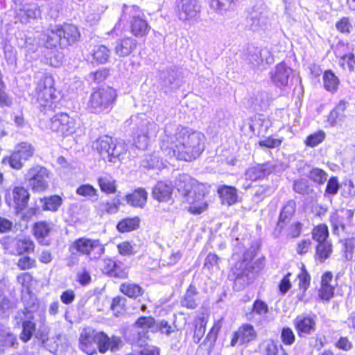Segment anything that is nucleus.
Returning a JSON list of instances; mask_svg holds the SVG:
<instances>
[{
  "label": "nucleus",
  "mask_w": 355,
  "mask_h": 355,
  "mask_svg": "<svg viewBox=\"0 0 355 355\" xmlns=\"http://www.w3.org/2000/svg\"><path fill=\"white\" fill-rule=\"evenodd\" d=\"M19 259L15 263L17 269L20 271H26L35 269L37 267V261L29 254L19 256Z\"/></svg>",
  "instance_id": "obj_48"
},
{
  "label": "nucleus",
  "mask_w": 355,
  "mask_h": 355,
  "mask_svg": "<svg viewBox=\"0 0 355 355\" xmlns=\"http://www.w3.org/2000/svg\"><path fill=\"white\" fill-rule=\"evenodd\" d=\"M172 194V185L164 180L157 181L152 189V196L159 202L169 201L171 199Z\"/></svg>",
  "instance_id": "obj_21"
},
{
  "label": "nucleus",
  "mask_w": 355,
  "mask_h": 355,
  "mask_svg": "<svg viewBox=\"0 0 355 355\" xmlns=\"http://www.w3.org/2000/svg\"><path fill=\"white\" fill-rule=\"evenodd\" d=\"M127 203L132 207L144 208L147 202L148 192L144 188H137L125 196Z\"/></svg>",
  "instance_id": "obj_26"
},
{
  "label": "nucleus",
  "mask_w": 355,
  "mask_h": 355,
  "mask_svg": "<svg viewBox=\"0 0 355 355\" xmlns=\"http://www.w3.org/2000/svg\"><path fill=\"white\" fill-rule=\"evenodd\" d=\"M100 270L110 278L126 279L129 277V267L114 257H105L101 261Z\"/></svg>",
  "instance_id": "obj_9"
},
{
  "label": "nucleus",
  "mask_w": 355,
  "mask_h": 355,
  "mask_svg": "<svg viewBox=\"0 0 355 355\" xmlns=\"http://www.w3.org/2000/svg\"><path fill=\"white\" fill-rule=\"evenodd\" d=\"M56 30L60 35L62 48L73 44L80 38L78 28L73 24L63 23L58 24Z\"/></svg>",
  "instance_id": "obj_15"
},
{
  "label": "nucleus",
  "mask_w": 355,
  "mask_h": 355,
  "mask_svg": "<svg viewBox=\"0 0 355 355\" xmlns=\"http://www.w3.org/2000/svg\"><path fill=\"white\" fill-rule=\"evenodd\" d=\"M198 293L196 288L194 286L190 285L181 300L182 306L188 309H195L198 306V302L195 298Z\"/></svg>",
  "instance_id": "obj_44"
},
{
  "label": "nucleus",
  "mask_w": 355,
  "mask_h": 355,
  "mask_svg": "<svg viewBox=\"0 0 355 355\" xmlns=\"http://www.w3.org/2000/svg\"><path fill=\"white\" fill-rule=\"evenodd\" d=\"M200 12V6L196 0H178L175 14L180 21H194Z\"/></svg>",
  "instance_id": "obj_13"
},
{
  "label": "nucleus",
  "mask_w": 355,
  "mask_h": 355,
  "mask_svg": "<svg viewBox=\"0 0 355 355\" xmlns=\"http://www.w3.org/2000/svg\"><path fill=\"white\" fill-rule=\"evenodd\" d=\"M156 320L151 315H141L135 321L133 326L136 329H141L148 332L152 331L155 327Z\"/></svg>",
  "instance_id": "obj_47"
},
{
  "label": "nucleus",
  "mask_w": 355,
  "mask_h": 355,
  "mask_svg": "<svg viewBox=\"0 0 355 355\" xmlns=\"http://www.w3.org/2000/svg\"><path fill=\"white\" fill-rule=\"evenodd\" d=\"M56 29L57 25L50 26L46 31L43 32L42 41L45 48L49 49L62 48L60 35Z\"/></svg>",
  "instance_id": "obj_23"
},
{
  "label": "nucleus",
  "mask_w": 355,
  "mask_h": 355,
  "mask_svg": "<svg viewBox=\"0 0 355 355\" xmlns=\"http://www.w3.org/2000/svg\"><path fill=\"white\" fill-rule=\"evenodd\" d=\"M31 194L28 190L23 186H15L11 193L5 196L6 204L10 208H13L16 214H21L28 207Z\"/></svg>",
  "instance_id": "obj_8"
},
{
  "label": "nucleus",
  "mask_w": 355,
  "mask_h": 355,
  "mask_svg": "<svg viewBox=\"0 0 355 355\" xmlns=\"http://www.w3.org/2000/svg\"><path fill=\"white\" fill-rule=\"evenodd\" d=\"M250 313L259 317H264L269 313L268 304L261 299H256L252 305Z\"/></svg>",
  "instance_id": "obj_54"
},
{
  "label": "nucleus",
  "mask_w": 355,
  "mask_h": 355,
  "mask_svg": "<svg viewBox=\"0 0 355 355\" xmlns=\"http://www.w3.org/2000/svg\"><path fill=\"white\" fill-rule=\"evenodd\" d=\"M141 219L139 216L125 217L116 224V228L120 233H127L139 228Z\"/></svg>",
  "instance_id": "obj_38"
},
{
  "label": "nucleus",
  "mask_w": 355,
  "mask_h": 355,
  "mask_svg": "<svg viewBox=\"0 0 355 355\" xmlns=\"http://www.w3.org/2000/svg\"><path fill=\"white\" fill-rule=\"evenodd\" d=\"M35 98L42 110H53L56 108L59 102L58 92L51 74L44 73L39 80L35 89Z\"/></svg>",
  "instance_id": "obj_3"
},
{
  "label": "nucleus",
  "mask_w": 355,
  "mask_h": 355,
  "mask_svg": "<svg viewBox=\"0 0 355 355\" xmlns=\"http://www.w3.org/2000/svg\"><path fill=\"white\" fill-rule=\"evenodd\" d=\"M312 241L310 239H302L297 242L295 251L299 256H304L311 251Z\"/></svg>",
  "instance_id": "obj_63"
},
{
  "label": "nucleus",
  "mask_w": 355,
  "mask_h": 355,
  "mask_svg": "<svg viewBox=\"0 0 355 355\" xmlns=\"http://www.w3.org/2000/svg\"><path fill=\"white\" fill-rule=\"evenodd\" d=\"M258 338V333L254 327L250 323H243L233 332L230 340L232 347L237 344L240 345H248L255 341Z\"/></svg>",
  "instance_id": "obj_14"
},
{
  "label": "nucleus",
  "mask_w": 355,
  "mask_h": 355,
  "mask_svg": "<svg viewBox=\"0 0 355 355\" xmlns=\"http://www.w3.org/2000/svg\"><path fill=\"white\" fill-rule=\"evenodd\" d=\"M327 173L318 167L312 168L307 174L308 180L316 186L323 185L327 182Z\"/></svg>",
  "instance_id": "obj_45"
},
{
  "label": "nucleus",
  "mask_w": 355,
  "mask_h": 355,
  "mask_svg": "<svg viewBox=\"0 0 355 355\" xmlns=\"http://www.w3.org/2000/svg\"><path fill=\"white\" fill-rule=\"evenodd\" d=\"M219 329L220 327H216L215 324L211 328L207 334L205 339L198 346V352L200 355L210 354L211 350L215 346Z\"/></svg>",
  "instance_id": "obj_30"
},
{
  "label": "nucleus",
  "mask_w": 355,
  "mask_h": 355,
  "mask_svg": "<svg viewBox=\"0 0 355 355\" xmlns=\"http://www.w3.org/2000/svg\"><path fill=\"white\" fill-rule=\"evenodd\" d=\"M78 196L85 198H94L98 196L97 189L90 184H83L76 190Z\"/></svg>",
  "instance_id": "obj_61"
},
{
  "label": "nucleus",
  "mask_w": 355,
  "mask_h": 355,
  "mask_svg": "<svg viewBox=\"0 0 355 355\" xmlns=\"http://www.w3.org/2000/svg\"><path fill=\"white\" fill-rule=\"evenodd\" d=\"M48 127L58 136L63 138L75 134L79 128L76 119L66 112H59L50 118Z\"/></svg>",
  "instance_id": "obj_6"
},
{
  "label": "nucleus",
  "mask_w": 355,
  "mask_h": 355,
  "mask_svg": "<svg viewBox=\"0 0 355 355\" xmlns=\"http://www.w3.org/2000/svg\"><path fill=\"white\" fill-rule=\"evenodd\" d=\"M175 188L185 200H189L191 196L199 191L200 189H205V186L187 174H180L176 178Z\"/></svg>",
  "instance_id": "obj_11"
},
{
  "label": "nucleus",
  "mask_w": 355,
  "mask_h": 355,
  "mask_svg": "<svg viewBox=\"0 0 355 355\" xmlns=\"http://www.w3.org/2000/svg\"><path fill=\"white\" fill-rule=\"evenodd\" d=\"M296 211V203L295 200H290L281 209L277 223V227L279 231L284 230L287 224L291 221L294 216Z\"/></svg>",
  "instance_id": "obj_25"
},
{
  "label": "nucleus",
  "mask_w": 355,
  "mask_h": 355,
  "mask_svg": "<svg viewBox=\"0 0 355 355\" xmlns=\"http://www.w3.org/2000/svg\"><path fill=\"white\" fill-rule=\"evenodd\" d=\"M121 205V200L118 198H113L110 200L102 203V213L107 214H113L119 211Z\"/></svg>",
  "instance_id": "obj_57"
},
{
  "label": "nucleus",
  "mask_w": 355,
  "mask_h": 355,
  "mask_svg": "<svg viewBox=\"0 0 355 355\" xmlns=\"http://www.w3.org/2000/svg\"><path fill=\"white\" fill-rule=\"evenodd\" d=\"M126 300L121 296L117 295L112 299L110 304V309L116 317L121 315L125 310Z\"/></svg>",
  "instance_id": "obj_55"
},
{
  "label": "nucleus",
  "mask_w": 355,
  "mask_h": 355,
  "mask_svg": "<svg viewBox=\"0 0 355 355\" xmlns=\"http://www.w3.org/2000/svg\"><path fill=\"white\" fill-rule=\"evenodd\" d=\"M13 151L17 153L24 161H27L33 156L35 148L31 144L26 141H21L15 145Z\"/></svg>",
  "instance_id": "obj_46"
},
{
  "label": "nucleus",
  "mask_w": 355,
  "mask_h": 355,
  "mask_svg": "<svg viewBox=\"0 0 355 355\" xmlns=\"http://www.w3.org/2000/svg\"><path fill=\"white\" fill-rule=\"evenodd\" d=\"M293 326L299 338L313 334L317 330V316L313 313H302L293 320Z\"/></svg>",
  "instance_id": "obj_12"
},
{
  "label": "nucleus",
  "mask_w": 355,
  "mask_h": 355,
  "mask_svg": "<svg viewBox=\"0 0 355 355\" xmlns=\"http://www.w3.org/2000/svg\"><path fill=\"white\" fill-rule=\"evenodd\" d=\"M334 252V245L331 241L316 243L315 246L314 259L320 263L329 259Z\"/></svg>",
  "instance_id": "obj_31"
},
{
  "label": "nucleus",
  "mask_w": 355,
  "mask_h": 355,
  "mask_svg": "<svg viewBox=\"0 0 355 355\" xmlns=\"http://www.w3.org/2000/svg\"><path fill=\"white\" fill-rule=\"evenodd\" d=\"M203 139L201 133L179 126L174 135H164L159 141V148L169 157L189 162L198 158L204 151Z\"/></svg>",
  "instance_id": "obj_1"
},
{
  "label": "nucleus",
  "mask_w": 355,
  "mask_h": 355,
  "mask_svg": "<svg viewBox=\"0 0 355 355\" xmlns=\"http://www.w3.org/2000/svg\"><path fill=\"white\" fill-rule=\"evenodd\" d=\"M326 138V133L322 130H318L309 135L304 140L306 146L314 148L322 144Z\"/></svg>",
  "instance_id": "obj_52"
},
{
  "label": "nucleus",
  "mask_w": 355,
  "mask_h": 355,
  "mask_svg": "<svg viewBox=\"0 0 355 355\" xmlns=\"http://www.w3.org/2000/svg\"><path fill=\"white\" fill-rule=\"evenodd\" d=\"M177 331L175 324H171L166 320H161L159 322L156 321V325L153 333H159L160 334L167 336H171L172 334Z\"/></svg>",
  "instance_id": "obj_50"
},
{
  "label": "nucleus",
  "mask_w": 355,
  "mask_h": 355,
  "mask_svg": "<svg viewBox=\"0 0 355 355\" xmlns=\"http://www.w3.org/2000/svg\"><path fill=\"white\" fill-rule=\"evenodd\" d=\"M282 346L274 338H268L263 341L262 349L265 355H279Z\"/></svg>",
  "instance_id": "obj_49"
},
{
  "label": "nucleus",
  "mask_w": 355,
  "mask_h": 355,
  "mask_svg": "<svg viewBox=\"0 0 355 355\" xmlns=\"http://www.w3.org/2000/svg\"><path fill=\"white\" fill-rule=\"evenodd\" d=\"M207 193L205 189H201L184 202L189 204L187 211L193 215H199L208 209L209 203L204 199Z\"/></svg>",
  "instance_id": "obj_17"
},
{
  "label": "nucleus",
  "mask_w": 355,
  "mask_h": 355,
  "mask_svg": "<svg viewBox=\"0 0 355 355\" xmlns=\"http://www.w3.org/2000/svg\"><path fill=\"white\" fill-rule=\"evenodd\" d=\"M135 247V244H133L132 242L130 241H124L116 245L119 254L123 257H129L135 254L137 252Z\"/></svg>",
  "instance_id": "obj_59"
},
{
  "label": "nucleus",
  "mask_w": 355,
  "mask_h": 355,
  "mask_svg": "<svg viewBox=\"0 0 355 355\" xmlns=\"http://www.w3.org/2000/svg\"><path fill=\"white\" fill-rule=\"evenodd\" d=\"M349 103L345 100H340L327 116L326 122L330 127H335L343 123L347 118V109Z\"/></svg>",
  "instance_id": "obj_18"
},
{
  "label": "nucleus",
  "mask_w": 355,
  "mask_h": 355,
  "mask_svg": "<svg viewBox=\"0 0 355 355\" xmlns=\"http://www.w3.org/2000/svg\"><path fill=\"white\" fill-rule=\"evenodd\" d=\"M324 88L329 92L334 94L338 92L340 81L335 73L331 70H324L322 73Z\"/></svg>",
  "instance_id": "obj_37"
},
{
  "label": "nucleus",
  "mask_w": 355,
  "mask_h": 355,
  "mask_svg": "<svg viewBox=\"0 0 355 355\" xmlns=\"http://www.w3.org/2000/svg\"><path fill=\"white\" fill-rule=\"evenodd\" d=\"M53 230V224L46 220H38L32 225V234L37 242L43 245H49V243H45L44 240L51 233Z\"/></svg>",
  "instance_id": "obj_20"
},
{
  "label": "nucleus",
  "mask_w": 355,
  "mask_h": 355,
  "mask_svg": "<svg viewBox=\"0 0 355 355\" xmlns=\"http://www.w3.org/2000/svg\"><path fill=\"white\" fill-rule=\"evenodd\" d=\"M333 278L331 271L327 270L322 274L318 292V296L320 300L329 302L334 297L336 286L332 284Z\"/></svg>",
  "instance_id": "obj_16"
},
{
  "label": "nucleus",
  "mask_w": 355,
  "mask_h": 355,
  "mask_svg": "<svg viewBox=\"0 0 355 355\" xmlns=\"http://www.w3.org/2000/svg\"><path fill=\"white\" fill-rule=\"evenodd\" d=\"M101 191L107 194H114L117 191L116 182L110 175L101 176L97 179Z\"/></svg>",
  "instance_id": "obj_42"
},
{
  "label": "nucleus",
  "mask_w": 355,
  "mask_h": 355,
  "mask_svg": "<svg viewBox=\"0 0 355 355\" xmlns=\"http://www.w3.org/2000/svg\"><path fill=\"white\" fill-rule=\"evenodd\" d=\"M3 164H8L10 167L15 170H21L24 166V159L19 157L17 153H15L13 150L10 153L9 155L5 156L2 159Z\"/></svg>",
  "instance_id": "obj_53"
},
{
  "label": "nucleus",
  "mask_w": 355,
  "mask_h": 355,
  "mask_svg": "<svg viewBox=\"0 0 355 355\" xmlns=\"http://www.w3.org/2000/svg\"><path fill=\"white\" fill-rule=\"evenodd\" d=\"M280 339L285 346H291L295 343L296 337L290 327H284L280 331Z\"/></svg>",
  "instance_id": "obj_60"
},
{
  "label": "nucleus",
  "mask_w": 355,
  "mask_h": 355,
  "mask_svg": "<svg viewBox=\"0 0 355 355\" xmlns=\"http://www.w3.org/2000/svg\"><path fill=\"white\" fill-rule=\"evenodd\" d=\"M125 355H160V349L156 346L145 345L139 349H133Z\"/></svg>",
  "instance_id": "obj_62"
},
{
  "label": "nucleus",
  "mask_w": 355,
  "mask_h": 355,
  "mask_svg": "<svg viewBox=\"0 0 355 355\" xmlns=\"http://www.w3.org/2000/svg\"><path fill=\"white\" fill-rule=\"evenodd\" d=\"M208 322V315L198 316L195 318L193 322V340L196 343H198L205 335L206 326Z\"/></svg>",
  "instance_id": "obj_41"
},
{
  "label": "nucleus",
  "mask_w": 355,
  "mask_h": 355,
  "mask_svg": "<svg viewBox=\"0 0 355 355\" xmlns=\"http://www.w3.org/2000/svg\"><path fill=\"white\" fill-rule=\"evenodd\" d=\"M298 280L297 287L300 293L297 295L299 301H304L306 291L311 286V277L304 264H302L300 271L297 275Z\"/></svg>",
  "instance_id": "obj_27"
},
{
  "label": "nucleus",
  "mask_w": 355,
  "mask_h": 355,
  "mask_svg": "<svg viewBox=\"0 0 355 355\" xmlns=\"http://www.w3.org/2000/svg\"><path fill=\"white\" fill-rule=\"evenodd\" d=\"M217 193L222 205L232 206L238 202V191L233 186L220 185Z\"/></svg>",
  "instance_id": "obj_24"
},
{
  "label": "nucleus",
  "mask_w": 355,
  "mask_h": 355,
  "mask_svg": "<svg viewBox=\"0 0 355 355\" xmlns=\"http://www.w3.org/2000/svg\"><path fill=\"white\" fill-rule=\"evenodd\" d=\"M105 244L99 239L81 236L69 245L71 255L83 256L90 261L98 260L105 253Z\"/></svg>",
  "instance_id": "obj_5"
},
{
  "label": "nucleus",
  "mask_w": 355,
  "mask_h": 355,
  "mask_svg": "<svg viewBox=\"0 0 355 355\" xmlns=\"http://www.w3.org/2000/svg\"><path fill=\"white\" fill-rule=\"evenodd\" d=\"M24 315H30L28 320H25L21 322V331L19 334V338L24 343L28 342L36 331V323L33 321L34 317L31 311L28 308L21 310Z\"/></svg>",
  "instance_id": "obj_22"
},
{
  "label": "nucleus",
  "mask_w": 355,
  "mask_h": 355,
  "mask_svg": "<svg viewBox=\"0 0 355 355\" xmlns=\"http://www.w3.org/2000/svg\"><path fill=\"white\" fill-rule=\"evenodd\" d=\"M40 202L42 203V210L55 212L62 205L63 200L60 196L55 194L41 198Z\"/></svg>",
  "instance_id": "obj_40"
},
{
  "label": "nucleus",
  "mask_w": 355,
  "mask_h": 355,
  "mask_svg": "<svg viewBox=\"0 0 355 355\" xmlns=\"http://www.w3.org/2000/svg\"><path fill=\"white\" fill-rule=\"evenodd\" d=\"M35 243L29 236L15 238L12 242L10 254L21 256L34 253Z\"/></svg>",
  "instance_id": "obj_19"
},
{
  "label": "nucleus",
  "mask_w": 355,
  "mask_h": 355,
  "mask_svg": "<svg viewBox=\"0 0 355 355\" xmlns=\"http://www.w3.org/2000/svg\"><path fill=\"white\" fill-rule=\"evenodd\" d=\"M117 92L110 86L98 87L93 89L87 103V109L95 114H107L112 109Z\"/></svg>",
  "instance_id": "obj_4"
},
{
  "label": "nucleus",
  "mask_w": 355,
  "mask_h": 355,
  "mask_svg": "<svg viewBox=\"0 0 355 355\" xmlns=\"http://www.w3.org/2000/svg\"><path fill=\"white\" fill-rule=\"evenodd\" d=\"M335 27L339 33L349 35L353 28L352 19L347 16L341 17L336 21Z\"/></svg>",
  "instance_id": "obj_51"
},
{
  "label": "nucleus",
  "mask_w": 355,
  "mask_h": 355,
  "mask_svg": "<svg viewBox=\"0 0 355 355\" xmlns=\"http://www.w3.org/2000/svg\"><path fill=\"white\" fill-rule=\"evenodd\" d=\"M79 348L87 355L104 354L108 351L115 352L122 345L121 338L115 335L109 336L103 331L87 327L83 329L79 337Z\"/></svg>",
  "instance_id": "obj_2"
},
{
  "label": "nucleus",
  "mask_w": 355,
  "mask_h": 355,
  "mask_svg": "<svg viewBox=\"0 0 355 355\" xmlns=\"http://www.w3.org/2000/svg\"><path fill=\"white\" fill-rule=\"evenodd\" d=\"M115 144L111 137L103 135L96 140V150L102 156H114Z\"/></svg>",
  "instance_id": "obj_35"
},
{
  "label": "nucleus",
  "mask_w": 355,
  "mask_h": 355,
  "mask_svg": "<svg viewBox=\"0 0 355 355\" xmlns=\"http://www.w3.org/2000/svg\"><path fill=\"white\" fill-rule=\"evenodd\" d=\"M283 141V138H275L270 135L262 140H259L258 144L260 147H264L270 149L279 148Z\"/></svg>",
  "instance_id": "obj_64"
},
{
  "label": "nucleus",
  "mask_w": 355,
  "mask_h": 355,
  "mask_svg": "<svg viewBox=\"0 0 355 355\" xmlns=\"http://www.w3.org/2000/svg\"><path fill=\"white\" fill-rule=\"evenodd\" d=\"M268 165L269 163H263L251 166L246 171L245 175L251 181L263 180L271 173Z\"/></svg>",
  "instance_id": "obj_33"
},
{
  "label": "nucleus",
  "mask_w": 355,
  "mask_h": 355,
  "mask_svg": "<svg viewBox=\"0 0 355 355\" xmlns=\"http://www.w3.org/2000/svg\"><path fill=\"white\" fill-rule=\"evenodd\" d=\"M137 46V42L131 37H125L119 39L114 46V52L119 57L130 55Z\"/></svg>",
  "instance_id": "obj_29"
},
{
  "label": "nucleus",
  "mask_w": 355,
  "mask_h": 355,
  "mask_svg": "<svg viewBox=\"0 0 355 355\" xmlns=\"http://www.w3.org/2000/svg\"><path fill=\"white\" fill-rule=\"evenodd\" d=\"M311 234L312 239L317 243L329 241V230L327 225L325 223L314 225Z\"/></svg>",
  "instance_id": "obj_43"
},
{
  "label": "nucleus",
  "mask_w": 355,
  "mask_h": 355,
  "mask_svg": "<svg viewBox=\"0 0 355 355\" xmlns=\"http://www.w3.org/2000/svg\"><path fill=\"white\" fill-rule=\"evenodd\" d=\"M241 0H210V6L216 12L223 14L234 11Z\"/></svg>",
  "instance_id": "obj_39"
},
{
  "label": "nucleus",
  "mask_w": 355,
  "mask_h": 355,
  "mask_svg": "<svg viewBox=\"0 0 355 355\" xmlns=\"http://www.w3.org/2000/svg\"><path fill=\"white\" fill-rule=\"evenodd\" d=\"M16 280L24 290L29 291L33 286L34 277L32 273L23 271L16 277Z\"/></svg>",
  "instance_id": "obj_56"
},
{
  "label": "nucleus",
  "mask_w": 355,
  "mask_h": 355,
  "mask_svg": "<svg viewBox=\"0 0 355 355\" xmlns=\"http://www.w3.org/2000/svg\"><path fill=\"white\" fill-rule=\"evenodd\" d=\"M340 185L337 176H331L327 180L324 189V196H334L336 195L340 189Z\"/></svg>",
  "instance_id": "obj_58"
},
{
  "label": "nucleus",
  "mask_w": 355,
  "mask_h": 355,
  "mask_svg": "<svg viewBox=\"0 0 355 355\" xmlns=\"http://www.w3.org/2000/svg\"><path fill=\"white\" fill-rule=\"evenodd\" d=\"M336 57L338 59L339 66L343 69L352 72L355 69V55L354 47L348 41L339 40L334 50Z\"/></svg>",
  "instance_id": "obj_10"
},
{
  "label": "nucleus",
  "mask_w": 355,
  "mask_h": 355,
  "mask_svg": "<svg viewBox=\"0 0 355 355\" xmlns=\"http://www.w3.org/2000/svg\"><path fill=\"white\" fill-rule=\"evenodd\" d=\"M51 172L44 166L37 164L30 167L24 176L25 181L33 192H44L49 187Z\"/></svg>",
  "instance_id": "obj_7"
},
{
  "label": "nucleus",
  "mask_w": 355,
  "mask_h": 355,
  "mask_svg": "<svg viewBox=\"0 0 355 355\" xmlns=\"http://www.w3.org/2000/svg\"><path fill=\"white\" fill-rule=\"evenodd\" d=\"M290 69L284 62L277 64L275 70L271 73L272 81L278 87H285L288 85Z\"/></svg>",
  "instance_id": "obj_28"
},
{
  "label": "nucleus",
  "mask_w": 355,
  "mask_h": 355,
  "mask_svg": "<svg viewBox=\"0 0 355 355\" xmlns=\"http://www.w3.org/2000/svg\"><path fill=\"white\" fill-rule=\"evenodd\" d=\"M150 27L148 22L139 16L134 17L130 24L131 33L136 37H143L147 35Z\"/></svg>",
  "instance_id": "obj_36"
},
{
  "label": "nucleus",
  "mask_w": 355,
  "mask_h": 355,
  "mask_svg": "<svg viewBox=\"0 0 355 355\" xmlns=\"http://www.w3.org/2000/svg\"><path fill=\"white\" fill-rule=\"evenodd\" d=\"M92 62L94 64H104L109 62L111 51L110 49L103 44L96 45L94 47L90 53Z\"/></svg>",
  "instance_id": "obj_34"
},
{
  "label": "nucleus",
  "mask_w": 355,
  "mask_h": 355,
  "mask_svg": "<svg viewBox=\"0 0 355 355\" xmlns=\"http://www.w3.org/2000/svg\"><path fill=\"white\" fill-rule=\"evenodd\" d=\"M119 291L130 299L137 300L144 295L145 290L139 284L125 282L120 284Z\"/></svg>",
  "instance_id": "obj_32"
}]
</instances>
